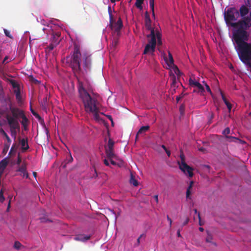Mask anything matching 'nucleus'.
<instances>
[{
    "mask_svg": "<svg viewBox=\"0 0 251 251\" xmlns=\"http://www.w3.org/2000/svg\"><path fill=\"white\" fill-rule=\"evenodd\" d=\"M250 33L247 30H238L233 33V38L236 44L235 49L240 60L251 68V43L247 41Z\"/></svg>",
    "mask_w": 251,
    "mask_h": 251,
    "instance_id": "nucleus-1",
    "label": "nucleus"
},
{
    "mask_svg": "<svg viewBox=\"0 0 251 251\" xmlns=\"http://www.w3.org/2000/svg\"><path fill=\"white\" fill-rule=\"evenodd\" d=\"M78 91L79 97L84 105L85 111L88 114H92L96 120L100 119L99 113L101 105L99 101V94L92 93L89 94L84 87L82 82L78 80Z\"/></svg>",
    "mask_w": 251,
    "mask_h": 251,
    "instance_id": "nucleus-2",
    "label": "nucleus"
},
{
    "mask_svg": "<svg viewBox=\"0 0 251 251\" xmlns=\"http://www.w3.org/2000/svg\"><path fill=\"white\" fill-rule=\"evenodd\" d=\"M67 59L69 62V66L72 69L75 75L84 74L90 70L91 64L90 55L85 53L82 56L79 49L77 46H75L71 56L67 57Z\"/></svg>",
    "mask_w": 251,
    "mask_h": 251,
    "instance_id": "nucleus-3",
    "label": "nucleus"
},
{
    "mask_svg": "<svg viewBox=\"0 0 251 251\" xmlns=\"http://www.w3.org/2000/svg\"><path fill=\"white\" fill-rule=\"evenodd\" d=\"M224 17L227 26L236 28L233 33H236L238 30H246L245 27L246 24L244 19L237 21L239 17V13L238 10L235 7H229L227 10H225Z\"/></svg>",
    "mask_w": 251,
    "mask_h": 251,
    "instance_id": "nucleus-4",
    "label": "nucleus"
},
{
    "mask_svg": "<svg viewBox=\"0 0 251 251\" xmlns=\"http://www.w3.org/2000/svg\"><path fill=\"white\" fill-rule=\"evenodd\" d=\"M60 35L61 33L60 32L52 33L51 34V37L50 39V43L49 46L45 48V51L46 53H49L59 44L60 41L59 39Z\"/></svg>",
    "mask_w": 251,
    "mask_h": 251,
    "instance_id": "nucleus-5",
    "label": "nucleus"
},
{
    "mask_svg": "<svg viewBox=\"0 0 251 251\" xmlns=\"http://www.w3.org/2000/svg\"><path fill=\"white\" fill-rule=\"evenodd\" d=\"M181 163L178 162L179 169L186 175H188L189 177L193 176V169L187 165L185 161L184 155L183 154L180 155Z\"/></svg>",
    "mask_w": 251,
    "mask_h": 251,
    "instance_id": "nucleus-6",
    "label": "nucleus"
},
{
    "mask_svg": "<svg viewBox=\"0 0 251 251\" xmlns=\"http://www.w3.org/2000/svg\"><path fill=\"white\" fill-rule=\"evenodd\" d=\"M5 118L10 128L18 129V130H20V124L18 119L12 117L11 115L9 114H7Z\"/></svg>",
    "mask_w": 251,
    "mask_h": 251,
    "instance_id": "nucleus-7",
    "label": "nucleus"
},
{
    "mask_svg": "<svg viewBox=\"0 0 251 251\" xmlns=\"http://www.w3.org/2000/svg\"><path fill=\"white\" fill-rule=\"evenodd\" d=\"M17 172H20V176L28 178L29 177L28 174L27 172V163L25 161H23L21 165H18L17 169L16 171Z\"/></svg>",
    "mask_w": 251,
    "mask_h": 251,
    "instance_id": "nucleus-8",
    "label": "nucleus"
},
{
    "mask_svg": "<svg viewBox=\"0 0 251 251\" xmlns=\"http://www.w3.org/2000/svg\"><path fill=\"white\" fill-rule=\"evenodd\" d=\"M9 109L12 114L11 116L15 118L18 119L21 118L24 114V111L17 107H12L10 105Z\"/></svg>",
    "mask_w": 251,
    "mask_h": 251,
    "instance_id": "nucleus-9",
    "label": "nucleus"
},
{
    "mask_svg": "<svg viewBox=\"0 0 251 251\" xmlns=\"http://www.w3.org/2000/svg\"><path fill=\"white\" fill-rule=\"evenodd\" d=\"M189 83L191 86L197 88L199 90V92L203 93L204 92V89L202 85L195 79L190 77L189 79Z\"/></svg>",
    "mask_w": 251,
    "mask_h": 251,
    "instance_id": "nucleus-10",
    "label": "nucleus"
},
{
    "mask_svg": "<svg viewBox=\"0 0 251 251\" xmlns=\"http://www.w3.org/2000/svg\"><path fill=\"white\" fill-rule=\"evenodd\" d=\"M158 30L155 31L154 29L151 30V33L147 36L148 38H151L148 41V43L156 47V34Z\"/></svg>",
    "mask_w": 251,
    "mask_h": 251,
    "instance_id": "nucleus-11",
    "label": "nucleus"
},
{
    "mask_svg": "<svg viewBox=\"0 0 251 251\" xmlns=\"http://www.w3.org/2000/svg\"><path fill=\"white\" fill-rule=\"evenodd\" d=\"M145 23L146 28L147 30H150L151 31V30L154 29V28L151 27V21L148 11H146L145 12Z\"/></svg>",
    "mask_w": 251,
    "mask_h": 251,
    "instance_id": "nucleus-12",
    "label": "nucleus"
},
{
    "mask_svg": "<svg viewBox=\"0 0 251 251\" xmlns=\"http://www.w3.org/2000/svg\"><path fill=\"white\" fill-rule=\"evenodd\" d=\"M168 58L166 56H164V59L168 66L170 67H172L173 66H174V61L173 57V55L170 52V51H168Z\"/></svg>",
    "mask_w": 251,
    "mask_h": 251,
    "instance_id": "nucleus-13",
    "label": "nucleus"
},
{
    "mask_svg": "<svg viewBox=\"0 0 251 251\" xmlns=\"http://www.w3.org/2000/svg\"><path fill=\"white\" fill-rule=\"evenodd\" d=\"M239 11V16L242 17V19H244L246 17V15L248 14L249 9L245 5H242L240 7Z\"/></svg>",
    "mask_w": 251,
    "mask_h": 251,
    "instance_id": "nucleus-14",
    "label": "nucleus"
},
{
    "mask_svg": "<svg viewBox=\"0 0 251 251\" xmlns=\"http://www.w3.org/2000/svg\"><path fill=\"white\" fill-rule=\"evenodd\" d=\"M123 26V22L121 18L120 17L117 22L113 26V28L115 32L118 33L120 31Z\"/></svg>",
    "mask_w": 251,
    "mask_h": 251,
    "instance_id": "nucleus-15",
    "label": "nucleus"
},
{
    "mask_svg": "<svg viewBox=\"0 0 251 251\" xmlns=\"http://www.w3.org/2000/svg\"><path fill=\"white\" fill-rule=\"evenodd\" d=\"M106 157L108 159H118L117 155L114 153V150H105Z\"/></svg>",
    "mask_w": 251,
    "mask_h": 251,
    "instance_id": "nucleus-16",
    "label": "nucleus"
},
{
    "mask_svg": "<svg viewBox=\"0 0 251 251\" xmlns=\"http://www.w3.org/2000/svg\"><path fill=\"white\" fill-rule=\"evenodd\" d=\"M155 46H153L151 44L148 43L145 46L144 54H146L149 52L153 53L155 51Z\"/></svg>",
    "mask_w": 251,
    "mask_h": 251,
    "instance_id": "nucleus-17",
    "label": "nucleus"
},
{
    "mask_svg": "<svg viewBox=\"0 0 251 251\" xmlns=\"http://www.w3.org/2000/svg\"><path fill=\"white\" fill-rule=\"evenodd\" d=\"M20 143L23 151H25L29 149L27 139H22L20 140Z\"/></svg>",
    "mask_w": 251,
    "mask_h": 251,
    "instance_id": "nucleus-18",
    "label": "nucleus"
},
{
    "mask_svg": "<svg viewBox=\"0 0 251 251\" xmlns=\"http://www.w3.org/2000/svg\"><path fill=\"white\" fill-rule=\"evenodd\" d=\"M230 130L229 127L226 128L223 131V134L226 136V138L228 139H230V141H232L234 140H238V138L231 136H227L228 134L230 133Z\"/></svg>",
    "mask_w": 251,
    "mask_h": 251,
    "instance_id": "nucleus-19",
    "label": "nucleus"
},
{
    "mask_svg": "<svg viewBox=\"0 0 251 251\" xmlns=\"http://www.w3.org/2000/svg\"><path fill=\"white\" fill-rule=\"evenodd\" d=\"M90 238V236H86L83 234H79L74 238V240L76 241H86L89 240Z\"/></svg>",
    "mask_w": 251,
    "mask_h": 251,
    "instance_id": "nucleus-20",
    "label": "nucleus"
},
{
    "mask_svg": "<svg viewBox=\"0 0 251 251\" xmlns=\"http://www.w3.org/2000/svg\"><path fill=\"white\" fill-rule=\"evenodd\" d=\"M150 129V126H142L139 130H138L136 136V140H137L138 136L139 135H141L143 134H144L146 132H147L149 129Z\"/></svg>",
    "mask_w": 251,
    "mask_h": 251,
    "instance_id": "nucleus-21",
    "label": "nucleus"
},
{
    "mask_svg": "<svg viewBox=\"0 0 251 251\" xmlns=\"http://www.w3.org/2000/svg\"><path fill=\"white\" fill-rule=\"evenodd\" d=\"M129 182L134 186H137L138 185V182L136 179L134 174L132 172L130 173Z\"/></svg>",
    "mask_w": 251,
    "mask_h": 251,
    "instance_id": "nucleus-22",
    "label": "nucleus"
},
{
    "mask_svg": "<svg viewBox=\"0 0 251 251\" xmlns=\"http://www.w3.org/2000/svg\"><path fill=\"white\" fill-rule=\"evenodd\" d=\"M14 93L15 94L16 99L17 102L19 103L22 102V99L21 95L20 89L18 88L17 90H14Z\"/></svg>",
    "mask_w": 251,
    "mask_h": 251,
    "instance_id": "nucleus-23",
    "label": "nucleus"
},
{
    "mask_svg": "<svg viewBox=\"0 0 251 251\" xmlns=\"http://www.w3.org/2000/svg\"><path fill=\"white\" fill-rule=\"evenodd\" d=\"M114 141L112 139L109 138L108 140L107 146H105L104 147L105 150H106V149L109 150H114Z\"/></svg>",
    "mask_w": 251,
    "mask_h": 251,
    "instance_id": "nucleus-24",
    "label": "nucleus"
},
{
    "mask_svg": "<svg viewBox=\"0 0 251 251\" xmlns=\"http://www.w3.org/2000/svg\"><path fill=\"white\" fill-rule=\"evenodd\" d=\"M21 118L22 119V120L21 122V124L24 127L25 129L26 127L27 126L28 124V120L26 118L25 114H23Z\"/></svg>",
    "mask_w": 251,
    "mask_h": 251,
    "instance_id": "nucleus-25",
    "label": "nucleus"
},
{
    "mask_svg": "<svg viewBox=\"0 0 251 251\" xmlns=\"http://www.w3.org/2000/svg\"><path fill=\"white\" fill-rule=\"evenodd\" d=\"M149 2L152 16L154 17V0H150Z\"/></svg>",
    "mask_w": 251,
    "mask_h": 251,
    "instance_id": "nucleus-26",
    "label": "nucleus"
},
{
    "mask_svg": "<svg viewBox=\"0 0 251 251\" xmlns=\"http://www.w3.org/2000/svg\"><path fill=\"white\" fill-rule=\"evenodd\" d=\"M144 0H136L135 2V6L137 8L140 9V10L142 9L143 7L142 4H143Z\"/></svg>",
    "mask_w": 251,
    "mask_h": 251,
    "instance_id": "nucleus-27",
    "label": "nucleus"
},
{
    "mask_svg": "<svg viewBox=\"0 0 251 251\" xmlns=\"http://www.w3.org/2000/svg\"><path fill=\"white\" fill-rule=\"evenodd\" d=\"M161 37V34L160 33L159 31H157L156 34V38L157 40V44L159 46L162 45Z\"/></svg>",
    "mask_w": 251,
    "mask_h": 251,
    "instance_id": "nucleus-28",
    "label": "nucleus"
},
{
    "mask_svg": "<svg viewBox=\"0 0 251 251\" xmlns=\"http://www.w3.org/2000/svg\"><path fill=\"white\" fill-rule=\"evenodd\" d=\"M171 80L172 81L171 86L172 87H175L176 83V78L175 75H173L171 77Z\"/></svg>",
    "mask_w": 251,
    "mask_h": 251,
    "instance_id": "nucleus-29",
    "label": "nucleus"
},
{
    "mask_svg": "<svg viewBox=\"0 0 251 251\" xmlns=\"http://www.w3.org/2000/svg\"><path fill=\"white\" fill-rule=\"evenodd\" d=\"M172 67H173V70H174L175 73L178 76V75H180V70H179V69L178 68V67L174 65V66H173Z\"/></svg>",
    "mask_w": 251,
    "mask_h": 251,
    "instance_id": "nucleus-30",
    "label": "nucleus"
},
{
    "mask_svg": "<svg viewBox=\"0 0 251 251\" xmlns=\"http://www.w3.org/2000/svg\"><path fill=\"white\" fill-rule=\"evenodd\" d=\"M17 129L10 128L11 135L12 137L16 138L17 135L16 130Z\"/></svg>",
    "mask_w": 251,
    "mask_h": 251,
    "instance_id": "nucleus-31",
    "label": "nucleus"
},
{
    "mask_svg": "<svg viewBox=\"0 0 251 251\" xmlns=\"http://www.w3.org/2000/svg\"><path fill=\"white\" fill-rule=\"evenodd\" d=\"M30 110H31V112L32 114L36 118L38 119L39 120H42V118H41V116L37 112H36L34 110H33L32 109H31Z\"/></svg>",
    "mask_w": 251,
    "mask_h": 251,
    "instance_id": "nucleus-32",
    "label": "nucleus"
},
{
    "mask_svg": "<svg viewBox=\"0 0 251 251\" xmlns=\"http://www.w3.org/2000/svg\"><path fill=\"white\" fill-rule=\"evenodd\" d=\"M220 93H221V96H222V100H223L224 103H225V104H227V103H229V102L228 101V100H227V99H226V97L225 96L224 93H223L222 91H220Z\"/></svg>",
    "mask_w": 251,
    "mask_h": 251,
    "instance_id": "nucleus-33",
    "label": "nucleus"
},
{
    "mask_svg": "<svg viewBox=\"0 0 251 251\" xmlns=\"http://www.w3.org/2000/svg\"><path fill=\"white\" fill-rule=\"evenodd\" d=\"M22 246V244L19 241H16L14 243V247L17 250H19Z\"/></svg>",
    "mask_w": 251,
    "mask_h": 251,
    "instance_id": "nucleus-34",
    "label": "nucleus"
},
{
    "mask_svg": "<svg viewBox=\"0 0 251 251\" xmlns=\"http://www.w3.org/2000/svg\"><path fill=\"white\" fill-rule=\"evenodd\" d=\"M2 133L4 136V137L6 138V139H7L8 143H10V142L11 141V139L9 138V137L8 136L7 133L3 130H2Z\"/></svg>",
    "mask_w": 251,
    "mask_h": 251,
    "instance_id": "nucleus-35",
    "label": "nucleus"
},
{
    "mask_svg": "<svg viewBox=\"0 0 251 251\" xmlns=\"http://www.w3.org/2000/svg\"><path fill=\"white\" fill-rule=\"evenodd\" d=\"M0 101L1 102H6V99L5 98L4 93H2L0 94Z\"/></svg>",
    "mask_w": 251,
    "mask_h": 251,
    "instance_id": "nucleus-36",
    "label": "nucleus"
},
{
    "mask_svg": "<svg viewBox=\"0 0 251 251\" xmlns=\"http://www.w3.org/2000/svg\"><path fill=\"white\" fill-rule=\"evenodd\" d=\"M5 200V198L3 196V192L2 189H1L0 191V202H3Z\"/></svg>",
    "mask_w": 251,
    "mask_h": 251,
    "instance_id": "nucleus-37",
    "label": "nucleus"
},
{
    "mask_svg": "<svg viewBox=\"0 0 251 251\" xmlns=\"http://www.w3.org/2000/svg\"><path fill=\"white\" fill-rule=\"evenodd\" d=\"M9 145L10 143H8V144H5L4 145L3 149V152L6 153L7 151H8L9 148Z\"/></svg>",
    "mask_w": 251,
    "mask_h": 251,
    "instance_id": "nucleus-38",
    "label": "nucleus"
},
{
    "mask_svg": "<svg viewBox=\"0 0 251 251\" xmlns=\"http://www.w3.org/2000/svg\"><path fill=\"white\" fill-rule=\"evenodd\" d=\"M4 32L6 36L8 37L10 39L13 38V37L11 35L10 32L8 31L7 29H4Z\"/></svg>",
    "mask_w": 251,
    "mask_h": 251,
    "instance_id": "nucleus-39",
    "label": "nucleus"
},
{
    "mask_svg": "<svg viewBox=\"0 0 251 251\" xmlns=\"http://www.w3.org/2000/svg\"><path fill=\"white\" fill-rule=\"evenodd\" d=\"M22 162H23L22 161L21 157L20 155L19 154L18 155V158H17L16 164L17 165H21Z\"/></svg>",
    "mask_w": 251,
    "mask_h": 251,
    "instance_id": "nucleus-40",
    "label": "nucleus"
},
{
    "mask_svg": "<svg viewBox=\"0 0 251 251\" xmlns=\"http://www.w3.org/2000/svg\"><path fill=\"white\" fill-rule=\"evenodd\" d=\"M108 13H109V15L110 20V22H111L112 20V19H113V16H112V14L111 8L110 6H108Z\"/></svg>",
    "mask_w": 251,
    "mask_h": 251,
    "instance_id": "nucleus-41",
    "label": "nucleus"
},
{
    "mask_svg": "<svg viewBox=\"0 0 251 251\" xmlns=\"http://www.w3.org/2000/svg\"><path fill=\"white\" fill-rule=\"evenodd\" d=\"M212 237L211 235L208 234L206 238V242L207 243H212Z\"/></svg>",
    "mask_w": 251,
    "mask_h": 251,
    "instance_id": "nucleus-42",
    "label": "nucleus"
},
{
    "mask_svg": "<svg viewBox=\"0 0 251 251\" xmlns=\"http://www.w3.org/2000/svg\"><path fill=\"white\" fill-rule=\"evenodd\" d=\"M179 111L180 112L181 114H183L184 112V106L183 105H181L179 107Z\"/></svg>",
    "mask_w": 251,
    "mask_h": 251,
    "instance_id": "nucleus-43",
    "label": "nucleus"
},
{
    "mask_svg": "<svg viewBox=\"0 0 251 251\" xmlns=\"http://www.w3.org/2000/svg\"><path fill=\"white\" fill-rule=\"evenodd\" d=\"M8 198L9 199V202H8V205H7V211H9V208L10 207V202H11V200L12 199V197L11 196H9Z\"/></svg>",
    "mask_w": 251,
    "mask_h": 251,
    "instance_id": "nucleus-44",
    "label": "nucleus"
},
{
    "mask_svg": "<svg viewBox=\"0 0 251 251\" xmlns=\"http://www.w3.org/2000/svg\"><path fill=\"white\" fill-rule=\"evenodd\" d=\"M5 113V110L1 108H0V118Z\"/></svg>",
    "mask_w": 251,
    "mask_h": 251,
    "instance_id": "nucleus-45",
    "label": "nucleus"
},
{
    "mask_svg": "<svg viewBox=\"0 0 251 251\" xmlns=\"http://www.w3.org/2000/svg\"><path fill=\"white\" fill-rule=\"evenodd\" d=\"M144 236V234H141L138 238L137 239V245L136 246H138L139 244H140V239L143 236Z\"/></svg>",
    "mask_w": 251,
    "mask_h": 251,
    "instance_id": "nucleus-46",
    "label": "nucleus"
},
{
    "mask_svg": "<svg viewBox=\"0 0 251 251\" xmlns=\"http://www.w3.org/2000/svg\"><path fill=\"white\" fill-rule=\"evenodd\" d=\"M8 59V56H5V57L4 58V59L2 62V64H6L8 62L6 61Z\"/></svg>",
    "mask_w": 251,
    "mask_h": 251,
    "instance_id": "nucleus-47",
    "label": "nucleus"
},
{
    "mask_svg": "<svg viewBox=\"0 0 251 251\" xmlns=\"http://www.w3.org/2000/svg\"><path fill=\"white\" fill-rule=\"evenodd\" d=\"M190 189L187 188V191H186V198H188L189 197L190 195L191 194V191Z\"/></svg>",
    "mask_w": 251,
    "mask_h": 251,
    "instance_id": "nucleus-48",
    "label": "nucleus"
},
{
    "mask_svg": "<svg viewBox=\"0 0 251 251\" xmlns=\"http://www.w3.org/2000/svg\"><path fill=\"white\" fill-rule=\"evenodd\" d=\"M110 212L114 215L115 217V220L116 221L118 216L120 215V213H119L118 215H117L113 210H110Z\"/></svg>",
    "mask_w": 251,
    "mask_h": 251,
    "instance_id": "nucleus-49",
    "label": "nucleus"
},
{
    "mask_svg": "<svg viewBox=\"0 0 251 251\" xmlns=\"http://www.w3.org/2000/svg\"><path fill=\"white\" fill-rule=\"evenodd\" d=\"M198 218H199V225L200 226L203 225V223H202L201 221V218L200 213H198Z\"/></svg>",
    "mask_w": 251,
    "mask_h": 251,
    "instance_id": "nucleus-50",
    "label": "nucleus"
},
{
    "mask_svg": "<svg viewBox=\"0 0 251 251\" xmlns=\"http://www.w3.org/2000/svg\"><path fill=\"white\" fill-rule=\"evenodd\" d=\"M228 110L229 111H230L231 108H232V105L230 103H227V104H226Z\"/></svg>",
    "mask_w": 251,
    "mask_h": 251,
    "instance_id": "nucleus-51",
    "label": "nucleus"
},
{
    "mask_svg": "<svg viewBox=\"0 0 251 251\" xmlns=\"http://www.w3.org/2000/svg\"><path fill=\"white\" fill-rule=\"evenodd\" d=\"M167 219L170 223V227H171L172 223V221L171 219L169 217V216L168 215L167 216Z\"/></svg>",
    "mask_w": 251,
    "mask_h": 251,
    "instance_id": "nucleus-52",
    "label": "nucleus"
},
{
    "mask_svg": "<svg viewBox=\"0 0 251 251\" xmlns=\"http://www.w3.org/2000/svg\"><path fill=\"white\" fill-rule=\"evenodd\" d=\"M205 85L206 87V90L210 93H211V91L210 90L209 86L206 83H205Z\"/></svg>",
    "mask_w": 251,
    "mask_h": 251,
    "instance_id": "nucleus-53",
    "label": "nucleus"
},
{
    "mask_svg": "<svg viewBox=\"0 0 251 251\" xmlns=\"http://www.w3.org/2000/svg\"><path fill=\"white\" fill-rule=\"evenodd\" d=\"M103 162L106 166H108L109 165V163L107 159H104L103 160Z\"/></svg>",
    "mask_w": 251,
    "mask_h": 251,
    "instance_id": "nucleus-54",
    "label": "nucleus"
},
{
    "mask_svg": "<svg viewBox=\"0 0 251 251\" xmlns=\"http://www.w3.org/2000/svg\"><path fill=\"white\" fill-rule=\"evenodd\" d=\"M189 221V219L188 218H187L185 220V221L183 222L182 226H184L186 225L188 223Z\"/></svg>",
    "mask_w": 251,
    "mask_h": 251,
    "instance_id": "nucleus-55",
    "label": "nucleus"
},
{
    "mask_svg": "<svg viewBox=\"0 0 251 251\" xmlns=\"http://www.w3.org/2000/svg\"><path fill=\"white\" fill-rule=\"evenodd\" d=\"M110 161V163L111 164L113 165H117V163L116 162H115L114 160H113V159H108Z\"/></svg>",
    "mask_w": 251,
    "mask_h": 251,
    "instance_id": "nucleus-56",
    "label": "nucleus"
},
{
    "mask_svg": "<svg viewBox=\"0 0 251 251\" xmlns=\"http://www.w3.org/2000/svg\"><path fill=\"white\" fill-rule=\"evenodd\" d=\"M41 222H46L47 221H50L49 220H47L45 218H42L40 219Z\"/></svg>",
    "mask_w": 251,
    "mask_h": 251,
    "instance_id": "nucleus-57",
    "label": "nucleus"
},
{
    "mask_svg": "<svg viewBox=\"0 0 251 251\" xmlns=\"http://www.w3.org/2000/svg\"><path fill=\"white\" fill-rule=\"evenodd\" d=\"M73 158L72 156L70 155V157H69V159H68L67 163L72 162L73 161Z\"/></svg>",
    "mask_w": 251,
    "mask_h": 251,
    "instance_id": "nucleus-58",
    "label": "nucleus"
},
{
    "mask_svg": "<svg viewBox=\"0 0 251 251\" xmlns=\"http://www.w3.org/2000/svg\"><path fill=\"white\" fill-rule=\"evenodd\" d=\"M165 152H166L168 156L170 157L171 155V151H169L168 150H166L165 151Z\"/></svg>",
    "mask_w": 251,
    "mask_h": 251,
    "instance_id": "nucleus-59",
    "label": "nucleus"
},
{
    "mask_svg": "<svg viewBox=\"0 0 251 251\" xmlns=\"http://www.w3.org/2000/svg\"><path fill=\"white\" fill-rule=\"evenodd\" d=\"M193 185V181H192L190 182V185L188 188L191 189L192 188Z\"/></svg>",
    "mask_w": 251,
    "mask_h": 251,
    "instance_id": "nucleus-60",
    "label": "nucleus"
},
{
    "mask_svg": "<svg viewBox=\"0 0 251 251\" xmlns=\"http://www.w3.org/2000/svg\"><path fill=\"white\" fill-rule=\"evenodd\" d=\"M3 93V88L1 84H0V94Z\"/></svg>",
    "mask_w": 251,
    "mask_h": 251,
    "instance_id": "nucleus-61",
    "label": "nucleus"
},
{
    "mask_svg": "<svg viewBox=\"0 0 251 251\" xmlns=\"http://www.w3.org/2000/svg\"><path fill=\"white\" fill-rule=\"evenodd\" d=\"M177 235L178 237H181L180 230L178 229L177 231Z\"/></svg>",
    "mask_w": 251,
    "mask_h": 251,
    "instance_id": "nucleus-62",
    "label": "nucleus"
},
{
    "mask_svg": "<svg viewBox=\"0 0 251 251\" xmlns=\"http://www.w3.org/2000/svg\"><path fill=\"white\" fill-rule=\"evenodd\" d=\"M154 198L156 201L157 202H158V196L157 195H155L154 196Z\"/></svg>",
    "mask_w": 251,
    "mask_h": 251,
    "instance_id": "nucleus-63",
    "label": "nucleus"
},
{
    "mask_svg": "<svg viewBox=\"0 0 251 251\" xmlns=\"http://www.w3.org/2000/svg\"><path fill=\"white\" fill-rule=\"evenodd\" d=\"M161 147L164 150V151H165L166 150H167V149L166 148V147L164 145H162L161 146Z\"/></svg>",
    "mask_w": 251,
    "mask_h": 251,
    "instance_id": "nucleus-64",
    "label": "nucleus"
}]
</instances>
